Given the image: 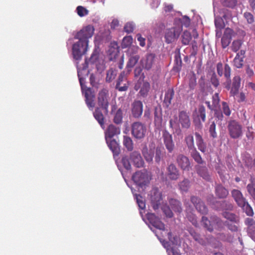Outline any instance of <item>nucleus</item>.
<instances>
[{
    "label": "nucleus",
    "mask_w": 255,
    "mask_h": 255,
    "mask_svg": "<svg viewBox=\"0 0 255 255\" xmlns=\"http://www.w3.org/2000/svg\"><path fill=\"white\" fill-rule=\"evenodd\" d=\"M94 31V27L88 25L83 27L75 35V39H79V41L73 45V57L76 60H80L83 55L86 53L89 39L92 37Z\"/></svg>",
    "instance_id": "1"
},
{
    "label": "nucleus",
    "mask_w": 255,
    "mask_h": 255,
    "mask_svg": "<svg viewBox=\"0 0 255 255\" xmlns=\"http://www.w3.org/2000/svg\"><path fill=\"white\" fill-rule=\"evenodd\" d=\"M98 59V55L96 53H93L92 55H91L89 61L86 59L82 68H77L78 77H79L80 84L81 87H82L84 97L86 98L85 101L87 106L90 111H93V108L95 107V94L93 90L90 88H86L84 89L83 83L84 79L81 77V71L86 70L87 69L89 63L94 64Z\"/></svg>",
    "instance_id": "2"
},
{
    "label": "nucleus",
    "mask_w": 255,
    "mask_h": 255,
    "mask_svg": "<svg viewBox=\"0 0 255 255\" xmlns=\"http://www.w3.org/2000/svg\"><path fill=\"white\" fill-rule=\"evenodd\" d=\"M132 179L136 185L142 188L149 183L151 175L146 170L143 169L135 172L132 175Z\"/></svg>",
    "instance_id": "3"
},
{
    "label": "nucleus",
    "mask_w": 255,
    "mask_h": 255,
    "mask_svg": "<svg viewBox=\"0 0 255 255\" xmlns=\"http://www.w3.org/2000/svg\"><path fill=\"white\" fill-rule=\"evenodd\" d=\"M182 31V27L176 25L170 28H167L164 32V39L166 43L169 44L176 40Z\"/></svg>",
    "instance_id": "4"
},
{
    "label": "nucleus",
    "mask_w": 255,
    "mask_h": 255,
    "mask_svg": "<svg viewBox=\"0 0 255 255\" xmlns=\"http://www.w3.org/2000/svg\"><path fill=\"white\" fill-rule=\"evenodd\" d=\"M228 129L229 135L233 139H238L242 135L243 127L238 121H230L228 125Z\"/></svg>",
    "instance_id": "5"
},
{
    "label": "nucleus",
    "mask_w": 255,
    "mask_h": 255,
    "mask_svg": "<svg viewBox=\"0 0 255 255\" xmlns=\"http://www.w3.org/2000/svg\"><path fill=\"white\" fill-rule=\"evenodd\" d=\"M146 129L145 126L140 122H135L131 126V133L136 139L144 137Z\"/></svg>",
    "instance_id": "6"
},
{
    "label": "nucleus",
    "mask_w": 255,
    "mask_h": 255,
    "mask_svg": "<svg viewBox=\"0 0 255 255\" xmlns=\"http://www.w3.org/2000/svg\"><path fill=\"white\" fill-rule=\"evenodd\" d=\"M201 223L204 228L207 229L210 232L213 231V224H216L218 226L222 225V221L216 216L211 217V220L208 219L207 217H202Z\"/></svg>",
    "instance_id": "7"
},
{
    "label": "nucleus",
    "mask_w": 255,
    "mask_h": 255,
    "mask_svg": "<svg viewBox=\"0 0 255 255\" xmlns=\"http://www.w3.org/2000/svg\"><path fill=\"white\" fill-rule=\"evenodd\" d=\"M108 98L109 92L107 89H104L99 91L98 96V105L105 110L106 113L108 112Z\"/></svg>",
    "instance_id": "8"
},
{
    "label": "nucleus",
    "mask_w": 255,
    "mask_h": 255,
    "mask_svg": "<svg viewBox=\"0 0 255 255\" xmlns=\"http://www.w3.org/2000/svg\"><path fill=\"white\" fill-rule=\"evenodd\" d=\"M162 199L161 193L157 188L152 189L150 191V201L152 208L154 210L158 209Z\"/></svg>",
    "instance_id": "9"
},
{
    "label": "nucleus",
    "mask_w": 255,
    "mask_h": 255,
    "mask_svg": "<svg viewBox=\"0 0 255 255\" xmlns=\"http://www.w3.org/2000/svg\"><path fill=\"white\" fill-rule=\"evenodd\" d=\"M217 73L219 76L225 77L227 80H230L231 69L228 64H225L224 66L222 62H219L216 65Z\"/></svg>",
    "instance_id": "10"
},
{
    "label": "nucleus",
    "mask_w": 255,
    "mask_h": 255,
    "mask_svg": "<svg viewBox=\"0 0 255 255\" xmlns=\"http://www.w3.org/2000/svg\"><path fill=\"white\" fill-rule=\"evenodd\" d=\"M176 163L181 170L189 171L191 169V163L188 157L184 154H178L176 157Z\"/></svg>",
    "instance_id": "11"
},
{
    "label": "nucleus",
    "mask_w": 255,
    "mask_h": 255,
    "mask_svg": "<svg viewBox=\"0 0 255 255\" xmlns=\"http://www.w3.org/2000/svg\"><path fill=\"white\" fill-rule=\"evenodd\" d=\"M129 87V82L127 81L126 75L125 71L121 73L118 77V81L116 84V89L119 91H126Z\"/></svg>",
    "instance_id": "12"
},
{
    "label": "nucleus",
    "mask_w": 255,
    "mask_h": 255,
    "mask_svg": "<svg viewBox=\"0 0 255 255\" xmlns=\"http://www.w3.org/2000/svg\"><path fill=\"white\" fill-rule=\"evenodd\" d=\"M166 175L171 181H176L180 176L179 170L173 163H170L166 167Z\"/></svg>",
    "instance_id": "13"
},
{
    "label": "nucleus",
    "mask_w": 255,
    "mask_h": 255,
    "mask_svg": "<svg viewBox=\"0 0 255 255\" xmlns=\"http://www.w3.org/2000/svg\"><path fill=\"white\" fill-rule=\"evenodd\" d=\"M191 202L194 204L196 210L200 214L203 215L207 214L208 209L207 206L205 205V204L201 201L200 198L195 196H192Z\"/></svg>",
    "instance_id": "14"
},
{
    "label": "nucleus",
    "mask_w": 255,
    "mask_h": 255,
    "mask_svg": "<svg viewBox=\"0 0 255 255\" xmlns=\"http://www.w3.org/2000/svg\"><path fill=\"white\" fill-rule=\"evenodd\" d=\"M155 63V55L153 53H149L142 58L141 63L143 67L146 70L151 69Z\"/></svg>",
    "instance_id": "15"
},
{
    "label": "nucleus",
    "mask_w": 255,
    "mask_h": 255,
    "mask_svg": "<svg viewBox=\"0 0 255 255\" xmlns=\"http://www.w3.org/2000/svg\"><path fill=\"white\" fill-rule=\"evenodd\" d=\"M162 136L164 145H165L168 152L170 153L172 152L174 148L172 136L167 130H163Z\"/></svg>",
    "instance_id": "16"
},
{
    "label": "nucleus",
    "mask_w": 255,
    "mask_h": 255,
    "mask_svg": "<svg viewBox=\"0 0 255 255\" xmlns=\"http://www.w3.org/2000/svg\"><path fill=\"white\" fill-rule=\"evenodd\" d=\"M143 104L139 100H135L131 105V113L134 118H139L142 114Z\"/></svg>",
    "instance_id": "17"
},
{
    "label": "nucleus",
    "mask_w": 255,
    "mask_h": 255,
    "mask_svg": "<svg viewBox=\"0 0 255 255\" xmlns=\"http://www.w3.org/2000/svg\"><path fill=\"white\" fill-rule=\"evenodd\" d=\"M146 218L152 226L160 230H164V224L154 214H148Z\"/></svg>",
    "instance_id": "18"
},
{
    "label": "nucleus",
    "mask_w": 255,
    "mask_h": 255,
    "mask_svg": "<svg viewBox=\"0 0 255 255\" xmlns=\"http://www.w3.org/2000/svg\"><path fill=\"white\" fill-rule=\"evenodd\" d=\"M179 122L181 124L183 128L188 129L191 126V121H190L188 113L185 111H181L179 113Z\"/></svg>",
    "instance_id": "19"
},
{
    "label": "nucleus",
    "mask_w": 255,
    "mask_h": 255,
    "mask_svg": "<svg viewBox=\"0 0 255 255\" xmlns=\"http://www.w3.org/2000/svg\"><path fill=\"white\" fill-rule=\"evenodd\" d=\"M232 196L234 199L239 207H244L245 205L248 202L243 196L241 191L237 189H233L231 192Z\"/></svg>",
    "instance_id": "20"
},
{
    "label": "nucleus",
    "mask_w": 255,
    "mask_h": 255,
    "mask_svg": "<svg viewBox=\"0 0 255 255\" xmlns=\"http://www.w3.org/2000/svg\"><path fill=\"white\" fill-rule=\"evenodd\" d=\"M130 160L136 168H141L143 165V161L137 151H133L130 154Z\"/></svg>",
    "instance_id": "21"
},
{
    "label": "nucleus",
    "mask_w": 255,
    "mask_h": 255,
    "mask_svg": "<svg viewBox=\"0 0 255 255\" xmlns=\"http://www.w3.org/2000/svg\"><path fill=\"white\" fill-rule=\"evenodd\" d=\"M195 136L196 139V144H197L198 148L202 153L207 152V143L204 141L202 136L198 132H195Z\"/></svg>",
    "instance_id": "22"
},
{
    "label": "nucleus",
    "mask_w": 255,
    "mask_h": 255,
    "mask_svg": "<svg viewBox=\"0 0 255 255\" xmlns=\"http://www.w3.org/2000/svg\"><path fill=\"white\" fill-rule=\"evenodd\" d=\"M120 132L121 129L119 127L111 124L108 126L105 131V138H112L114 136L120 134Z\"/></svg>",
    "instance_id": "23"
},
{
    "label": "nucleus",
    "mask_w": 255,
    "mask_h": 255,
    "mask_svg": "<svg viewBox=\"0 0 255 255\" xmlns=\"http://www.w3.org/2000/svg\"><path fill=\"white\" fill-rule=\"evenodd\" d=\"M106 141L108 144V146L111 149L114 155H118L120 152V148L117 141L114 139L110 138H105Z\"/></svg>",
    "instance_id": "24"
},
{
    "label": "nucleus",
    "mask_w": 255,
    "mask_h": 255,
    "mask_svg": "<svg viewBox=\"0 0 255 255\" xmlns=\"http://www.w3.org/2000/svg\"><path fill=\"white\" fill-rule=\"evenodd\" d=\"M233 30L229 28L225 29L222 38V45L223 48H225L229 45L232 39Z\"/></svg>",
    "instance_id": "25"
},
{
    "label": "nucleus",
    "mask_w": 255,
    "mask_h": 255,
    "mask_svg": "<svg viewBox=\"0 0 255 255\" xmlns=\"http://www.w3.org/2000/svg\"><path fill=\"white\" fill-rule=\"evenodd\" d=\"M241 79L239 76H235L233 79L232 86L230 90V95L235 96L238 94L239 88L241 87Z\"/></svg>",
    "instance_id": "26"
},
{
    "label": "nucleus",
    "mask_w": 255,
    "mask_h": 255,
    "mask_svg": "<svg viewBox=\"0 0 255 255\" xmlns=\"http://www.w3.org/2000/svg\"><path fill=\"white\" fill-rule=\"evenodd\" d=\"M215 194L219 199L226 198L229 195V191L221 184H218L215 187Z\"/></svg>",
    "instance_id": "27"
},
{
    "label": "nucleus",
    "mask_w": 255,
    "mask_h": 255,
    "mask_svg": "<svg viewBox=\"0 0 255 255\" xmlns=\"http://www.w3.org/2000/svg\"><path fill=\"white\" fill-rule=\"evenodd\" d=\"M174 95V92L173 89H168L166 92L165 95L163 100V105L165 107L168 108L171 103Z\"/></svg>",
    "instance_id": "28"
},
{
    "label": "nucleus",
    "mask_w": 255,
    "mask_h": 255,
    "mask_svg": "<svg viewBox=\"0 0 255 255\" xmlns=\"http://www.w3.org/2000/svg\"><path fill=\"white\" fill-rule=\"evenodd\" d=\"M93 116L94 118H95L96 121L98 122L99 124H100V125H101L102 128H104L105 118L100 108H96L95 112H93Z\"/></svg>",
    "instance_id": "29"
},
{
    "label": "nucleus",
    "mask_w": 255,
    "mask_h": 255,
    "mask_svg": "<svg viewBox=\"0 0 255 255\" xmlns=\"http://www.w3.org/2000/svg\"><path fill=\"white\" fill-rule=\"evenodd\" d=\"M184 142L188 149L196 148L194 143V136L192 134H186L185 136Z\"/></svg>",
    "instance_id": "30"
},
{
    "label": "nucleus",
    "mask_w": 255,
    "mask_h": 255,
    "mask_svg": "<svg viewBox=\"0 0 255 255\" xmlns=\"http://www.w3.org/2000/svg\"><path fill=\"white\" fill-rule=\"evenodd\" d=\"M143 156L148 162H151L154 156V151L151 149H148L146 146L143 147L142 150Z\"/></svg>",
    "instance_id": "31"
},
{
    "label": "nucleus",
    "mask_w": 255,
    "mask_h": 255,
    "mask_svg": "<svg viewBox=\"0 0 255 255\" xmlns=\"http://www.w3.org/2000/svg\"><path fill=\"white\" fill-rule=\"evenodd\" d=\"M191 152V156L195 162L200 164L204 163V160L202 159L201 156L196 148L188 149Z\"/></svg>",
    "instance_id": "32"
},
{
    "label": "nucleus",
    "mask_w": 255,
    "mask_h": 255,
    "mask_svg": "<svg viewBox=\"0 0 255 255\" xmlns=\"http://www.w3.org/2000/svg\"><path fill=\"white\" fill-rule=\"evenodd\" d=\"M150 90V85L148 82H144L140 89L138 94L141 97H146Z\"/></svg>",
    "instance_id": "33"
},
{
    "label": "nucleus",
    "mask_w": 255,
    "mask_h": 255,
    "mask_svg": "<svg viewBox=\"0 0 255 255\" xmlns=\"http://www.w3.org/2000/svg\"><path fill=\"white\" fill-rule=\"evenodd\" d=\"M181 38L182 44L183 45H188L192 39L191 33L188 30H185L184 32H183Z\"/></svg>",
    "instance_id": "34"
},
{
    "label": "nucleus",
    "mask_w": 255,
    "mask_h": 255,
    "mask_svg": "<svg viewBox=\"0 0 255 255\" xmlns=\"http://www.w3.org/2000/svg\"><path fill=\"white\" fill-rule=\"evenodd\" d=\"M123 144L127 149L129 151L133 149V141L131 138L128 136H124Z\"/></svg>",
    "instance_id": "35"
},
{
    "label": "nucleus",
    "mask_w": 255,
    "mask_h": 255,
    "mask_svg": "<svg viewBox=\"0 0 255 255\" xmlns=\"http://www.w3.org/2000/svg\"><path fill=\"white\" fill-rule=\"evenodd\" d=\"M139 59V56L137 54L130 56L129 58L127 64L128 68H131L135 66V64L138 62Z\"/></svg>",
    "instance_id": "36"
},
{
    "label": "nucleus",
    "mask_w": 255,
    "mask_h": 255,
    "mask_svg": "<svg viewBox=\"0 0 255 255\" xmlns=\"http://www.w3.org/2000/svg\"><path fill=\"white\" fill-rule=\"evenodd\" d=\"M170 205L174 212L180 213L182 212V207H181L180 202L174 199H172L170 201Z\"/></svg>",
    "instance_id": "37"
},
{
    "label": "nucleus",
    "mask_w": 255,
    "mask_h": 255,
    "mask_svg": "<svg viewBox=\"0 0 255 255\" xmlns=\"http://www.w3.org/2000/svg\"><path fill=\"white\" fill-rule=\"evenodd\" d=\"M179 189L182 192H186L190 187V181L188 179L185 178L178 184Z\"/></svg>",
    "instance_id": "38"
},
{
    "label": "nucleus",
    "mask_w": 255,
    "mask_h": 255,
    "mask_svg": "<svg viewBox=\"0 0 255 255\" xmlns=\"http://www.w3.org/2000/svg\"><path fill=\"white\" fill-rule=\"evenodd\" d=\"M197 173L198 175H200L201 177L203 178L207 181L210 180V176L208 174L207 167H199Z\"/></svg>",
    "instance_id": "39"
},
{
    "label": "nucleus",
    "mask_w": 255,
    "mask_h": 255,
    "mask_svg": "<svg viewBox=\"0 0 255 255\" xmlns=\"http://www.w3.org/2000/svg\"><path fill=\"white\" fill-rule=\"evenodd\" d=\"M223 216L227 220L231 221L232 223L237 224L239 222L238 217H237L235 214L230 213L229 212L226 211L223 212Z\"/></svg>",
    "instance_id": "40"
},
{
    "label": "nucleus",
    "mask_w": 255,
    "mask_h": 255,
    "mask_svg": "<svg viewBox=\"0 0 255 255\" xmlns=\"http://www.w3.org/2000/svg\"><path fill=\"white\" fill-rule=\"evenodd\" d=\"M132 43V37L131 36H127L124 37L123 42H122V47L126 48L130 46Z\"/></svg>",
    "instance_id": "41"
},
{
    "label": "nucleus",
    "mask_w": 255,
    "mask_h": 255,
    "mask_svg": "<svg viewBox=\"0 0 255 255\" xmlns=\"http://www.w3.org/2000/svg\"><path fill=\"white\" fill-rule=\"evenodd\" d=\"M123 118L122 110L119 109L114 114V122L117 124H120L122 123Z\"/></svg>",
    "instance_id": "42"
},
{
    "label": "nucleus",
    "mask_w": 255,
    "mask_h": 255,
    "mask_svg": "<svg viewBox=\"0 0 255 255\" xmlns=\"http://www.w3.org/2000/svg\"><path fill=\"white\" fill-rule=\"evenodd\" d=\"M217 204L220 205V209L222 210H232L233 209L232 204L227 201L219 202Z\"/></svg>",
    "instance_id": "43"
},
{
    "label": "nucleus",
    "mask_w": 255,
    "mask_h": 255,
    "mask_svg": "<svg viewBox=\"0 0 255 255\" xmlns=\"http://www.w3.org/2000/svg\"><path fill=\"white\" fill-rule=\"evenodd\" d=\"M186 218L189 222H191L192 224L194 226L197 227L198 225L197 219L195 214H193L191 212L188 213L186 214Z\"/></svg>",
    "instance_id": "44"
},
{
    "label": "nucleus",
    "mask_w": 255,
    "mask_h": 255,
    "mask_svg": "<svg viewBox=\"0 0 255 255\" xmlns=\"http://www.w3.org/2000/svg\"><path fill=\"white\" fill-rule=\"evenodd\" d=\"M244 59L243 58L236 57L233 59V66L237 68H241L244 65Z\"/></svg>",
    "instance_id": "45"
},
{
    "label": "nucleus",
    "mask_w": 255,
    "mask_h": 255,
    "mask_svg": "<svg viewBox=\"0 0 255 255\" xmlns=\"http://www.w3.org/2000/svg\"><path fill=\"white\" fill-rule=\"evenodd\" d=\"M116 77V72L115 71L110 69L107 71V77H106V81L107 82H111L112 81L115 79Z\"/></svg>",
    "instance_id": "46"
},
{
    "label": "nucleus",
    "mask_w": 255,
    "mask_h": 255,
    "mask_svg": "<svg viewBox=\"0 0 255 255\" xmlns=\"http://www.w3.org/2000/svg\"><path fill=\"white\" fill-rule=\"evenodd\" d=\"M247 190L255 202V184L252 183L247 185Z\"/></svg>",
    "instance_id": "47"
},
{
    "label": "nucleus",
    "mask_w": 255,
    "mask_h": 255,
    "mask_svg": "<svg viewBox=\"0 0 255 255\" xmlns=\"http://www.w3.org/2000/svg\"><path fill=\"white\" fill-rule=\"evenodd\" d=\"M76 10L77 14L79 15L80 17L86 16L89 12V11H88L87 9L83 6H79L77 7Z\"/></svg>",
    "instance_id": "48"
},
{
    "label": "nucleus",
    "mask_w": 255,
    "mask_h": 255,
    "mask_svg": "<svg viewBox=\"0 0 255 255\" xmlns=\"http://www.w3.org/2000/svg\"><path fill=\"white\" fill-rule=\"evenodd\" d=\"M222 113L226 116H230L231 114V110L229 105L227 102H223L222 103Z\"/></svg>",
    "instance_id": "49"
},
{
    "label": "nucleus",
    "mask_w": 255,
    "mask_h": 255,
    "mask_svg": "<svg viewBox=\"0 0 255 255\" xmlns=\"http://www.w3.org/2000/svg\"><path fill=\"white\" fill-rule=\"evenodd\" d=\"M180 22L181 24L180 26H184L185 27H188L190 24L191 23V20L189 19V17L187 16H184L182 17V18L180 19Z\"/></svg>",
    "instance_id": "50"
},
{
    "label": "nucleus",
    "mask_w": 255,
    "mask_h": 255,
    "mask_svg": "<svg viewBox=\"0 0 255 255\" xmlns=\"http://www.w3.org/2000/svg\"><path fill=\"white\" fill-rule=\"evenodd\" d=\"M209 132L211 137L213 138L217 137V134L216 131V124L214 123V122H213L211 124L209 128Z\"/></svg>",
    "instance_id": "51"
},
{
    "label": "nucleus",
    "mask_w": 255,
    "mask_h": 255,
    "mask_svg": "<svg viewBox=\"0 0 255 255\" xmlns=\"http://www.w3.org/2000/svg\"><path fill=\"white\" fill-rule=\"evenodd\" d=\"M242 42L241 40H235L232 42V50L233 52H236L241 48Z\"/></svg>",
    "instance_id": "52"
},
{
    "label": "nucleus",
    "mask_w": 255,
    "mask_h": 255,
    "mask_svg": "<svg viewBox=\"0 0 255 255\" xmlns=\"http://www.w3.org/2000/svg\"><path fill=\"white\" fill-rule=\"evenodd\" d=\"M198 117H200L202 122H204L205 121V109L202 105L198 108Z\"/></svg>",
    "instance_id": "53"
},
{
    "label": "nucleus",
    "mask_w": 255,
    "mask_h": 255,
    "mask_svg": "<svg viewBox=\"0 0 255 255\" xmlns=\"http://www.w3.org/2000/svg\"><path fill=\"white\" fill-rule=\"evenodd\" d=\"M162 116L160 114H158L157 111L154 112V123L157 126H160L162 120Z\"/></svg>",
    "instance_id": "54"
},
{
    "label": "nucleus",
    "mask_w": 255,
    "mask_h": 255,
    "mask_svg": "<svg viewBox=\"0 0 255 255\" xmlns=\"http://www.w3.org/2000/svg\"><path fill=\"white\" fill-rule=\"evenodd\" d=\"M122 163L125 169L128 170L131 168V165L129 158L127 156H124L122 159Z\"/></svg>",
    "instance_id": "55"
},
{
    "label": "nucleus",
    "mask_w": 255,
    "mask_h": 255,
    "mask_svg": "<svg viewBox=\"0 0 255 255\" xmlns=\"http://www.w3.org/2000/svg\"><path fill=\"white\" fill-rule=\"evenodd\" d=\"M240 207L245 211V212H246L248 216H252L254 215L253 210L248 202L245 204V206Z\"/></svg>",
    "instance_id": "56"
},
{
    "label": "nucleus",
    "mask_w": 255,
    "mask_h": 255,
    "mask_svg": "<svg viewBox=\"0 0 255 255\" xmlns=\"http://www.w3.org/2000/svg\"><path fill=\"white\" fill-rule=\"evenodd\" d=\"M134 24L132 22H127L126 25L124 26V31L128 33H129L130 32H132L134 29Z\"/></svg>",
    "instance_id": "57"
},
{
    "label": "nucleus",
    "mask_w": 255,
    "mask_h": 255,
    "mask_svg": "<svg viewBox=\"0 0 255 255\" xmlns=\"http://www.w3.org/2000/svg\"><path fill=\"white\" fill-rule=\"evenodd\" d=\"M244 17L247 20V22L252 24L254 22V17L253 14L249 12H245L244 14Z\"/></svg>",
    "instance_id": "58"
},
{
    "label": "nucleus",
    "mask_w": 255,
    "mask_h": 255,
    "mask_svg": "<svg viewBox=\"0 0 255 255\" xmlns=\"http://www.w3.org/2000/svg\"><path fill=\"white\" fill-rule=\"evenodd\" d=\"M136 202L138 205L140 209L143 210L145 209V204L144 201L142 200V197L140 195H136Z\"/></svg>",
    "instance_id": "59"
},
{
    "label": "nucleus",
    "mask_w": 255,
    "mask_h": 255,
    "mask_svg": "<svg viewBox=\"0 0 255 255\" xmlns=\"http://www.w3.org/2000/svg\"><path fill=\"white\" fill-rule=\"evenodd\" d=\"M210 81L213 86L215 87H218L220 84L219 79L217 78L215 73L213 74L212 76L211 77Z\"/></svg>",
    "instance_id": "60"
},
{
    "label": "nucleus",
    "mask_w": 255,
    "mask_h": 255,
    "mask_svg": "<svg viewBox=\"0 0 255 255\" xmlns=\"http://www.w3.org/2000/svg\"><path fill=\"white\" fill-rule=\"evenodd\" d=\"M235 223H229V222H226L225 223V225L227 226L229 230L232 231V232H237L238 230V227L237 225H235Z\"/></svg>",
    "instance_id": "61"
},
{
    "label": "nucleus",
    "mask_w": 255,
    "mask_h": 255,
    "mask_svg": "<svg viewBox=\"0 0 255 255\" xmlns=\"http://www.w3.org/2000/svg\"><path fill=\"white\" fill-rule=\"evenodd\" d=\"M163 212L164 213V215L166 216V217L171 218L173 217V214L172 211L170 209V208L168 206H164L163 209Z\"/></svg>",
    "instance_id": "62"
},
{
    "label": "nucleus",
    "mask_w": 255,
    "mask_h": 255,
    "mask_svg": "<svg viewBox=\"0 0 255 255\" xmlns=\"http://www.w3.org/2000/svg\"><path fill=\"white\" fill-rule=\"evenodd\" d=\"M245 224L248 226V228L255 227V221L251 218H248L245 219Z\"/></svg>",
    "instance_id": "63"
},
{
    "label": "nucleus",
    "mask_w": 255,
    "mask_h": 255,
    "mask_svg": "<svg viewBox=\"0 0 255 255\" xmlns=\"http://www.w3.org/2000/svg\"><path fill=\"white\" fill-rule=\"evenodd\" d=\"M189 234H190L191 236L195 240V241H197L198 242H199V241H200V235L197 233L194 230H189Z\"/></svg>",
    "instance_id": "64"
}]
</instances>
